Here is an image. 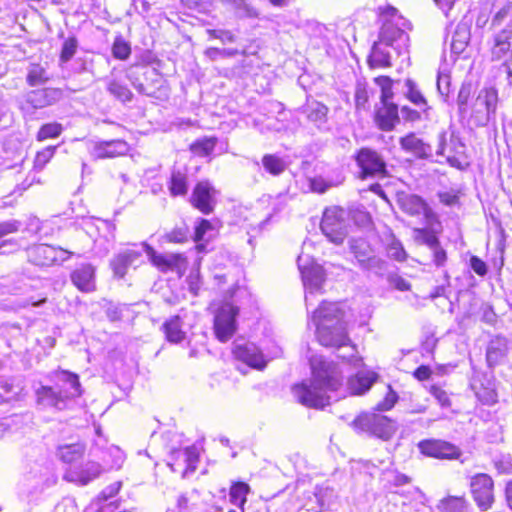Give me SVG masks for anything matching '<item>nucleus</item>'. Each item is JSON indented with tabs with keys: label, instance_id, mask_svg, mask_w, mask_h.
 I'll return each instance as SVG.
<instances>
[{
	"label": "nucleus",
	"instance_id": "1",
	"mask_svg": "<svg viewBox=\"0 0 512 512\" xmlns=\"http://www.w3.org/2000/svg\"><path fill=\"white\" fill-rule=\"evenodd\" d=\"M312 378L292 387V393L299 403L310 408H324L341 398L343 377L336 365L321 356L310 359Z\"/></svg>",
	"mask_w": 512,
	"mask_h": 512
},
{
	"label": "nucleus",
	"instance_id": "2",
	"mask_svg": "<svg viewBox=\"0 0 512 512\" xmlns=\"http://www.w3.org/2000/svg\"><path fill=\"white\" fill-rule=\"evenodd\" d=\"M381 21L378 40L373 44L368 57L371 68L390 67L392 52L400 56L406 53L409 47L408 30L411 29V24L396 8L386 7L381 14Z\"/></svg>",
	"mask_w": 512,
	"mask_h": 512
},
{
	"label": "nucleus",
	"instance_id": "3",
	"mask_svg": "<svg viewBox=\"0 0 512 512\" xmlns=\"http://www.w3.org/2000/svg\"><path fill=\"white\" fill-rule=\"evenodd\" d=\"M312 321L316 326V336L319 343L325 347L340 348L350 346L351 353L342 355L343 359H349L356 352L355 346L350 345L344 311L338 303L323 301L314 311Z\"/></svg>",
	"mask_w": 512,
	"mask_h": 512
},
{
	"label": "nucleus",
	"instance_id": "4",
	"mask_svg": "<svg viewBox=\"0 0 512 512\" xmlns=\"http://www.w3.org/2000/svg\"><path fill=\"white\" fill-rule=\"evenodd\" d=\"M140 246L142 250L124 249L114 254L110 260V268L113 271L114 277L123 279L130 267L136 268L138 264L143 263L142 251L147 254L152 265L162 272L178 270L186 263V258L183 254H159L147 242H141Z\"/></svg>",
	"mask_w": 512,
	"mask_h": 512
},
{
	"label": "nucleus",
	"instance_id": "5",
	"mask_svg": "<svg viewBox=\"0 0 512 512\" xmlns=\"http://www.w3.org/2000/svg\"><path fill=\"white\" fill-rule=\"evenodd\" d=\"M35 394L37 403L44 408L64 410L72 399L82 394V390L78 375L63 370L57 372L54 386L42 385Z\"/></svg>",
	"mask_w": 512,
	"mask_h": 512
},
{
	"label": "nucleus",
	"instance_id": "6",
	"mask_svg": "<svg viewBox=\"0 0 512 512\" xmlns=\"http://www.w3.org/2000/svg\"><path fill=\"white\" fill-rule=\"evenodd\" d=\"M352 426L358 432L379 438L384 441L390 440L397 431V423L391 418L379 413H362L357 416Z\"/></svg>",
	"mask_w": 512,
	"mask_h": 512
},
{
	"label": "nucleus",
	"instance_id": "7",
	"mask_svg": "<svg viewBox=\"0 0 512 512\" xmlns=\"http://www.w3.org/2000/svg\"><path fill=\"white\" fill-rule=\"evenodd\" d=\"M29 471L24 481L21 483V491L31 486L29 493L38 492L43 489L52 474V464L41 449L37 453L34 449L32 454L28 456Z\"/></svg>",
	"mask_w": 512,
	"mask_h": 512
},
{
	"label": "nucleus",
	"instance_id": "8",
	"mask_svg": "<svg viewBox=\"0 0 512 512\" xmlns=\"http://www.w3.org/2000/svg\"><path fill=\"white\" fill-rule=\"evenodd\" d=\"M498 92L494 87L479 91L471 107L470 121L476 127H485L495 118Z\"/></svg>",
	"mask_w": 512,
	"mask_h": 512
},
{
	"label": "nucleus",
	"instance_id": "9",
	"mask_svg": "<svg viewBox=\"0 0 512 512\" xmlns=\"http://www.w3.org/2000/svg\"><path fill=\"white\" fill-rule=\"evenodd\" d=\"M346 213L342 208L325 209L320 224L323 234L333 243L342 244L347 236Z\"/></svg>",
	"mask_w": 512,
	"mask_h": 512
},
{
	"label": "nucleus",
	"instance_id": "10",
	"mask_svg": "<svg viewBox=\"0 0 512 512\" xmlns=\"http://www.w3.org/2000/svg\"><path fill=\"white\" fill-rule=\"evenodd\" d=\"M356 163L360 168V177L384 178L387 176L386 163L383 157L371 148H361L356 156Z\"/></svg>",
	"mask_w": 512,
	"mask_h": 512
},
{
	"label": "nucleus",
	"instance_id": "11",
	"mask_svg": "<svg viewBox=\"0 0 512 512\" xmlns=\"http://www.w3.org/2000/svg\"><path fill=\"white\" fill-rule=\"evenodd\" d=\"M470 492L474 502L481 511L489 510L494 501V481L486 473H478L470 479Z\"/></svg>",
	"mask_w": 512,
	"mask_h": 512
},
{
	"label": "nucleus",
	"instance_id": "12",
	"mask_svg": "<svg viewBox=\"0 0 512 512\" xmlns=\"http://www.w3.org/2000/svg\"><path fill=\"white\" fill-rule=\"evenodd\" d=\"M218 191L208 180L199 181L193 188L189 202L205 215L211 214L217 204Z\"/></svg>",
	"mask_w": 512,
	"mask_h": 512
},
{
	"label": "nucleus",
	"instance_id": "13",
	"mask_svg": "<svg viewBox=\"0 0 512 512\" xmlns=\"http://www.w3.org/2000/svg\"><path fill=\"white\" fill-rule=\"evenodd\" d=\"M238 313V307L231 303H224L219 307L214 318V331L221 342L228 341L235 333Z\"/></svg>",
	"mask_w": 512,
	"mask_h": 512
},
{
	"label": "nucleus",
	"instance_id": "14",
	"mask_svg": "<svg viewBox=\"0 0 512 512\" xmlns=\"http://www.w3.org/2000/svg\"><path fill=\"white\" fill-rule=\"evenodd\" d=\"M142 72L139 75L131 73L129 80L138 93L148 97H157V93L163 85L161 74L155 69L150 67H142Z\"/></svg>",
	"mask_w": 512,
	"mask_h": 512
},
{
	"label": "nucleus",
	"instance_id": "15",
	"mask_svg": "<svg viewBox=\"0 0 512 512\" xmlns=\"http://www.w3.org/2000/svg\"><path fill=\"white\" fill-rule=\"evenodd\" d=\"M419 451L427 456L438 459H457L461 451L455 445L438 439H425L417 445Z\"/></svg>",
	"mask_w": 512,
	"mask_h": 512
},
{
	"label": "nucleus",
	"instance_id": "16",
	"mask_svg": "<svg viewBox=\"0 0 512 512\" xmlns=\"http://www.w3.org/2000/svg\"><path fill=\"white\" fill-rule=\"evenodd\" d=\"M73 253L48 244H39L28 250L30 260L39 266H49L58 261L68 259Z\"/></svg>",
	"mask_w": 512,
	"mask_h": 512
},
{
	"label": "nucleus",
	"instance_id": "17",
	"mask_svg": "<svg viewBox=\"0 0 512 512\" xmlns=\"http://www.w3.org/2000/svg\"><path fill=\"white\" fill-rule=\"evenodd\" d=\"M233 353L235 357L252 368L263 369L266 360L259 348L251 342L236 341Z\"/></svg>",
	"mask_w": 512,
	"mask_h": 512
},
{
	"label": "nucleus",
	"instance_id": "18",
	"mask_svg": "<svg viewBox=\"0 0 512 512\" xmlns=\"http://www.w3.org/2000/svg\"><path fill=\"white\" fill-rule=\"evenodd\" d=\"M298 266L301 271L302 281L306 291L305 302L308 306L310 296L321 290L325 277L319 266L302 267L300 263H298Z\"/></svg>",
	"mask_w": 512,
	"mask_h": 512
},
{
	"label": "nucleus",
	"instance_id": "19",
	"mask_svg": "<svg viewBox=\"0 0 512 512\" xmlns=\"http://www.w3.org/2000/svg\"><path fill=\"white\" fill-rule=\"evenodd\" d=\"M70 280L81 292L90 293L95 291V267L88 263L81 264L71 272Z\"/></svg>",
	"mask_w": 512,
	"mask_h": 512
},
{
	"label": "nucleus",
	"instance_id": "20",
	"mask_svg": "<svg viewBox=\"0 0 512 512\" xmlns=\"http://www.w3.org/2000/svg\"><path fill=\"white\" fill-rule=\"evenodd\" d=\"M61 97V91L54 88L37 89L25 95L26 104L33 109H42L53 105Z\"/></svg>",
	"mask_w": 512,
	"mask_h": 512
},
{
	"label": "nucleus",
	"instance_id": "21",
	"mask_svg": "<svg viewBox=\"0 0 512 512\" xmlns=\"http://www.w3.org/2000/svg\"><path fill=\"white\" fill-rule=\"evenodd\" d=\"M399 144L403 151L412 154L416 158L427 159L432 155V147L415 133H409L401 137Z\"/></svg>",
	"mask_w": 512,
	"mask_h": 512
},
{
	"label": "nucleus",
	"instance_id": "22",
	"mask_svg": "<svg viewBox=\"0 0 512 512\" xmlns=\"http://www.w3.org/2000/svg\"><path fill=\"white\" fill-rule=\"evenodd\" d=\"M103 472L102 466L94 461H89L79 468L70 470L66 477L72 482H76L80 485H86L93 481Z\"/></svg>",
	"mask_w": 512,
	"mask_h": 512
},
{
	"label": "nucleus",
	"instance_id": "23",
	"mask_svg": "<svg viewBox=\"0 0 512 512\" xmlns=\"http://www.w3.org/2000/svg\"><path fill=\"white\" fill-rule=\"evenodd\" d=\"M508 353V340L502 336L492 338L486 348V361L490 368L502 364Z\"/></svg>",
	"mask_w": 512,
	"mask_h": 512
},
{
	"label": "nucleus",
	"instance_id": "24",
	"mask_svg": "<svg viewBox=\"0 0 512 512\" xmlns=\"http://www.w3.org/2000/svg\"><path fill=\"white\" fill-rule=\"evenodd\" d=\"M24 385L16 377L0 376V404L20 399Z\"/></svg>",
	"mask_w": 512,
	"mask_h": 512
},
{
	"label": "nucleus",
	"instance_id": "25",
	"mask_svg": "<svg viewBox=\"0 0 512 512\" xmlns=\"http://www.w3.org/2000/svg\"><path fill=\"white\" fill-rule=\"evenodd\" d=\"M375 122L383 131H391L399 122L398 107L395 104H382L375 114Z\"/></svg>",
	"mask_w": 512,
	"mask_h": 512
},
{
	"label": "nucleus",
	"instance_id": "26",
	"mask_svg": "<svg viewBox=\"0 0 512 512\" xmlns=\"http://www.w3.org/2000/svg\"><path fill=\"white\" fill-rule=\"evenodd\" d=\"M126 151L127 144L125 141L111 140L95 144L92 154L97 159H103L123 155Z\"/></svg>",
	"mask_w": 512,
	"mask_h": 512
},
{
	"label": "nucleus",
	"instance_id": "27",
	"mask_svg": "<svg viewBox=\"0 0 512 512\" xmlns=\"http://www.w3.org/2000/svg\"><path fill=\"white\" fill-rule=\"evenodd\" d=\"M167 188L172 197H184L188 193V174L185 169L173 168Z\"/></svg>",
	"mask_w": 512,
	"mask_h": 512
},
{
	"label": "nucleus",
	"instance_id": "28",
	"mask_svg": "<svg viewBox=\"0 0 512 512\" xmlns=\"http://www.w3.org/2000/svg\"><path fill=\"white\" fill-rule=\"evenodd\" d=\"M397 203L403 212L411 216L420 215L426 210L425 201L415 194L399 193Z\"/></svg>",
	"mask_w": 512,
	"mask_h": 512
},
{
	"label": "nucleus",
	"instance_id": "29",
	"mask_svg": "<svg viewBox=\"0 0 512 512\" xmlns=\"http://www.w3.org/2000/svg\"><path fill=\"white\" fill-rule=\"evenodd\" d=\"M512 37V25H507L495 35L494 46L492 48V58L494 60L502 59L511 49L510 39Z\"/></svg>",
	"mask_w": 512,
	"mask_h": 512
},
{
	"label": "nucleus",
	"instance_id": "30",
	"mask_svg": "<svg viewBox=\"0 0 512 512\" xmlns=\"http://www.w3.org/2000/svg\"><path fill=\"white\" fill-rule=\"evenodd\" d=\"M377 379L375 372H359L348 381V388L353 395H361L368 391Z\"/></svg>",
	"mask_w": 512,
	"mask_h": 512
},
{
	"label": "nucleus",
	"instance_id": "31",
	"mask_svg": "<svg viewBox=\"0 0 512 512\" xmlns=\"http://www.w3.org/2000/svg\"><path fill=\"white\" fill-rule=\"evenodd\" d=\"M301 112L310 122L320 127L327 120L328 108L318 101H312L303 106Z\"/></svg>",
	"mask_w": 512,
	"mask_h": 512
},
{
	"label": "nucleus",
	"instance_id": "32",
	"mask_svg": "<svg viewBox=\"0 0 512 512\" xmlns=\"http://www.w3.org/2000/svg\"><path fill=\"white\" fill-rule=\"evenodd\" d=\"M471 33L470 27L466 23H459L452 35L451 51L454 54H461L467 47L470 41Z\"/></svg>",
	"mask_w": 512,
	"mask_h": 512
},
{
	"label": "nucleus",
	"instance_id": "33",
	"mask_svg": "<svg viewBox=\"0 0 512 512\" xmlns=\"http://www.w3.org/2000/svg\"><path fill=\"white\" fill-rule=\"evenodd\" d=\"M406 87V97L418 107V109H421V111L427 116L428 111L430 110V106L427 103V100L423 96L422 92L418 89L416 83L411 80L407 79L405 82Z\"/></svg>",
	"mask_w": 512,
	"mask_h": 512
},
{
	"label": "nucleus",
	"instance_id": "34",
	"mask_svg": "<svg viewBox=\"0 0 512 512\" xmlns=\"http://www.w3.org/2000/svg\"><path fill=\"white\" fill-rule=\"evenodd\" d=\"M221 4L234 10L238 18H257L258 11L246 0H219Z\"/></svg>",
	"mask_w": 512,
	"mask_h": 512
},
{
	"label": "nucleus",
	"instance_id": "35",
	"mask_svg": "<svg viewBox=\"0 0 512 512\" xmlns=\"http://www.w3.org/2000/svg\"><path fill=\"white\" fill-rule=\"evenodd\" d=\"M177 512H203L200 507L199 494L193 490L181 494L177 499Z\"/></svg>",
	"mask_w": 512,
	"mask_h": 512
},
{
	"label": "nucleus",
	"instance_id": "36",
	"mask_svg": "<svg viewBox=\"0 0 512 512\" xmlns=\"http://www.w3.org/2000/svg\"><path fill=\"white\" fill-rule=\"evenodd\" d=\"M85 452V445L81 442L59 446L57 455L65 463H72L80 459Z\"/></svg>",
	"mask_w": 512,
	"mask_h": 512
},
{
	"label": "nucleus",
	"instance_id": "37",
	"mask_svg": "<svg viewBox=\"0 0 512 512\" xmlns=\"http://www.w3.org/2000/svg\"><path fill=\"white\" fill-rule=\"evenodd\" d=\"M437 507L440 512H468L469 503L463 496H448Z\"/></svg>",
	"mask_w": 512,
	"mask_h": 512
},
{
	"label": "nucleus",
	"instance_id": "38",
	"mask_svg": "<svg viewBox=\"0 0 512 512\" xmlns=\"http://www.w3.org/2000/svg\"><path fill=\"white\" fill-rule=\"evenodd\" d=\"M174 455L177 457H183V464L185 465V468L182 472L183 476L196 470L199 460V452L195 446H189L185 449L175 450Z\"/></svg>",
	"mask_w": 512,
	"mask_h": 512
},
{
	"label": "nucleus",
	"instance_id": "39",
	"mask_svg": "<svg viewBox=\"0 0 512 512\" xmlns=\"http://www.w3.org/2000/svg\"><path fill=\"white\" fill-rule=\"evenodd\" d=\"M264 170L272 176L281 175L287 168V163L277 154H265L261 159Z\"/></svg>",
	"mask_w": 512,
	"mask_h": 512
},
{
	"label": "nucleus",
	"instance_id": "40",
	"mask_svg": "<svg viewBox=\"0 0 512 512\" xmlns=\"http://www.w3.org/2000/svg\"><path fill=\"white\" fill-rule=\"evenodd\" d=\"M164 333L168 341L179 343L185 338V332L181 329V319L174 316L163 324Z\"/></svg>",
	"mask_w": 512,
	"mask_h": 512
},
{
	"label": "nucleus",
	"instance_id": "41",
	"mask_svg": "<svg viewBox=\"0 0 512 512\" xmlns=\"http://www.w3.org/2000/svg\"><path fill=\"white\" fill-rule=\"evenodd\" d=\"M249 491V485L244 482H237L230 488L229 500L233 505L239 507L241 512H244V504L247 501L246 497Z\"/></svg>",
	"mask_w": 512,
	"mask_h": 512
},
{
	"label": "nucleus",
	"instance_id": "42",
	"mask_svg": "<svg viewBox=\"0 0 512 512\" xmlns=\"http://www.w3.org/2000/svg\"><path fill=\"white\" fill-rule=\"evenodd\" d=\"M107 90L111 95L123 103L130 102L133 98V93L130 89L116 79L108 81Z\"/></svg>",
	"mask_w": 512,
	"mask_h": 512
},
{
	"label": "nucleus",
	"instance_id": "43",
	"mask_svg": "<svg viewBox=\"0 0 512 512\" xmlns=\"http://www.w3.org/2000/svg\"><path fill=\"white\" fill-rule=\"evenodd\" d=\"M26 80L30 86H38L47 82L49 75L42 65L31 64L28 68Z\"/></svg>",
	"mask_w": 512,
	"mask_h": 512
},
{
	"label": "nucleus",
	"instance_id": "44",
	"mask_svg": "<svg viewBox=\"0 0 512 512\" xmlns=\"http://www.w3.org/2000/svg\"><path fill=\"white\" fill-rule=\"evenodd\" d=\"M387 262L380 257L371 254L368 258H365L363 264L360 267L363 270L374 273L377 276H383L387 271Z\"/></svg>",
	"mask_w": 512,
	"mask_h": 512
},
{
	"label": "nucleus",
	"instance_id": "45",
	"mask_svg": "<svg viewBox=\"0 0 512 512\" xmlns=\"http://www.w3.org/2000/svg\"><path fill=\"white\" fill-rule=\"evenodd\" d=\"M350 249L359 265L363 264L365 258L372 254L370 245L364 239H352L350 241Z\"/></svg>",
	"mask_w": 512,
	"mask_h": 512
},
{
	"label": "nucleus",
	"instance_id": "46",
	"mask_svg": "<svg viewBox=\"0 0 512 512\" xmlns=\"http://www.w3.org/2000/svg\"><path fill=\"white\" fill-rule=\"evenodd\" d=\"M472 94V84L470 82L462 83L458 95H457V106L459 115L464 117L468 112V102Z\"/></svg>",
	"mask_w": 512,
	"mask_h": 512
},
{
	"label": "nucleus",
	"instance_id": "47",
	"mask_svg": "<svg viewBox=\"0 0 512 512\" xmlns=\"http://www.w3.org/2000/svg\"><path fill=\"white\" fill-rule=\"evenodd\" d=\"M217 143V138L215 137H205L195 141L191 145V151L199 156H208L210 155Z\"/></svg>",
	"mask_w": 512,
	"mask_h": 512
},
{
	"label": "nucleus",
	"instance_id": "48",
	"mask_svg": "<svg viewBox=\"0 0 512 512\" xmlns=\"http://www.w3.org/2000/svg\"><path fill=\"white\" fill-rule=\"evenodd\" d=\"M62 131H63L62 124L57 123V122L47 123L40 127L36 138L38 141H44L48 138H56V137L60 136Z\"/></svg>",
	"mask_w": 512,
	"mask_h": 512
},
{
	"label": "nucleus",
	"instance_id": "49",
	"mask_svg": "<svg viewBox=\"0 0 512 512\" xmlns=\"http://www.w3.org/2000/svg\"><path fill=\"white\" fill-rule=\"evenodd\" d=\"M414 239L417 243L428 246L429 249L433 248L440 242L438 237L426 228L414 229Z\"/></svg>",
	"mask_w": 512,
	"mask_h": 512
},
{
	"label": "nucleus",
	"instance_id": "50",
	"mask_svg": "<svg viewBox=\"0 0 512 512\" xmlns=\"http://www.w3.org/2000/svg\"><path fill=\"white\" fill-rule=\"evenodd\" d=\"M188 237L189 228L186 224L175 227L163 236V238L170 243H184L188 240Z\"/></svg>",
	"mask_w": 512,
	"mask_h": 512
},
{
	"label": "nucleus",
	"instance_id": "51",
	"mask_svg": "<svg viewBox=\"0 0 512 512\" xmlns=\"http://www.w3.org/2000/svg\"><path fill=\"white\" fill-rule=\"evenodd\" d=\"M78 47V41L75 37L67 38L62 45L60 53V61L66 63L75 55Z\"/></svg>",
	"mask_w": 512,
	"mask_h": 512
},
{
	"label": "nucleus",
	"instance_id": "52",
	"mask_svg": "<svg viewBox=\"0 0 512 512\" xmlns=\"http://www.w3.org/2000/svg\"><path fill=\"white\" fill-rule=\"evenodd\" d=\"M112 53L116 59L126 60L131 54V47L123 38L118 37L113 43Z\"/></svg>",
	"mask_w": 512,
	"mask_h": 512
},
{
	"label": "nucleus",
	"instance_id": "53",
	"mask_svg": "<svg viewBox=\"0 0 512 512\" xmlns=\"http://www.w3.org/2000/svg\"><path fill=\"white\" fill-rule=\"evenodd\" d=\"M375 81L380 85L381 87V103L382 104H393L392 102H389L390 99L393 96L392 90H391V79L389 77H378L375 79Z\"/></svg>",
	"mask_w": 512,
	"mask_h": 512
},
{
	"label": "nucleus",
	"instance_id": "54",
	"mask_svg": "<svg viewBox=\"0 0 512 512\" xmlns=\"http://www.w3.org/2000/svg\"><path fill=\"white\" fill-rule=\"evenodd\" d=\"M369 92L365 83H357L355 89V105L357 109H366Z\"/></svg>",
	"mask_w": 512,
	"mask_h": 512
},
{
	"label": "nucleus",
	"instance_id": "55",
	"mask_svg": "<svg viewBox=\"0 0 512 512\" xmlns=\"http://www.w3.org/2000/svg\"><path fill=\"white\" fill-rule=\"evenodd\" d=\"M56 150V147L49 146L43 149L42 151L38 152L35 160H34V167L38 170H41L44 168V166L51 160V158L54 155V152Z\"/></svg>",
	"mask_w": 512,
	"mask_h": 512
},
{
	"label": "nucleus",
	"instance_id": "56",
	"mask_svg": "<svg viewBox=\"0 0 512 512\" xmlns=\"http://www.w3.org/2000/svg\"><path fill=\"white\" fill-rule=\"evenodd\" d=\"M397 400H398V396H397L396 392H394L392 390L391 386H388V392H387L385 398L376 405V410L388 411L391 408H393V406L395 405Z\"/></svg>",
	"mask_w": 512,
	"mask_h": 512
},
{
	"label": "nucleus",
	"instance_id": "57",
	"mask_svg": "<svg viewBox=\"0 0 512 512\" xmlns=\"http://www.w3.org/2000/svg\"><path fill=\"white\" fill-rule=\"evenodd\" d=\"M213 229L212 224L209 220L200 219L198 224L195 226L193 240L195 242H200L205 239V236L208 231Z\"/></svg>",
	"mask_w": 512,
	"mask_h": 512
},
{
	"label": "nucleus",
	"instance_id": "58",
	"mask_svg": "<svg viewBox=\"0 0 512 512\" xmlns=\"http://www.w3.org/2000/svg\"><path fill=\"white\" fill-rule=\"evenodd\" d=\"M21 222L16 219H10L0 222V238L19 231Z\"/></svg>",
	"mask_w": 512,
	"mask_h": 512
},
{
	"label": "nucleus",
	"instance_id": "59",
	"mask_svg": "<svg viewBox=\"0 0 512 512\" xmlns=\"http://www.w3.org/2000/svg\"><path fill=\"white\" fill-rule=\"evenodd\" d=\"M439 201L445 206H456L459 204V195L455 191H442L437 194Z\"/></svg>",
	"mask_w": 512,
	"mask_h": 512
},
{
	"label": "nucleus",
	"instance_id": "60",
	"mask_svg": "<svg viewBox=\"0 0 512 512\" xmlns=\"http://www.w3.org/2000/svg\"><path fill=\"white\" fill-rule=\"evenodd\" d=\"M433 254V262L437 267H442L447 261V253L440 242L430 249Z\"/></svg>",
	"mask_w": 512,
	"mask_h": 512
},
{
	"label": "nucleus",
	"instance_id": "61",
	"mask_svg": "<svg viewBox=\"0 0 512 512\" xmlns=\"http://www.w3.org/2000/svg\"><path fill=\"white\" fill-rule=\"evenodd\" d=\"M388 254L390 257L403 261L406 258L405 250L399 241H393L388 247Z\"/></svg>",
	"mask_w": 512,
	"mask_h": 512
},
{
	"label": "nucleus",
	"instance_id": "62",
	"mask_svg": "<svg viewBox=\"0 0 512 512\" xmlns=\"http://www.w3.org/2000/svg\"><path fill=\"white\" fill-rule=\"evenodd\" d=\"M437 89L439 94L447 100L450 93V77L448 75H439L437 78Z\"/></svg>",
	"mask_w": 512,
	"mask_h": 512
},
{
	"label": "nucleus",
	"instance_id": "63",
	"mask_svg": "<svg viewBox=\"0 0 512 512\" xmlns=\"http://www.w3.org/2000/svg\"><path fill=\"white\" fill-rule=\"evenodd\" d=\"M208 33L210 37L219 39L223 43L229 42L233 43L235 42V35L229 31V30H208Z\"/></svg>",
	"mask_w": 512,
	"mask_h": 512
},
{
	"label": "nucleus",
	"instance_id": "64",
	"mask_svg": "<svg viewBox=\"0 0 512 512\" xmlns=\"http://www.w3.org/2000/svg\"><path fill=\"white\" fill-rule=\"evenodd\" d=\"M470 267L479 276H485L488 271L486 263L477 256L470 258Z\"/></svg>",
	"mask_w": 512,
	"mask_h": 512
}]
</instances>
